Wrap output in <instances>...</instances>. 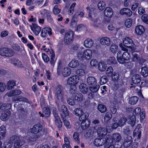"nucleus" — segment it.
I'll return each mask as SVG.
<instances>
[{
  "mask_svg": "<svg viewBox=\"0 0 148 148\" xmlns=\"http://www.w3.org/2000/svg\"><path fill=\"white\" fill-rule=\"evenodd\" d=\"M55 95L56 97L55 102L57 105L64 102V96L65 94L64 88L60 85H58L56 88Z\"/></svg>",
  "mask_w": 148,
  "mask_h": 148,
  "instance_id": "1",
  "label": "nucleus"
},
{
  "mask_svg": "<svg viewBox=\"0 0 148 148\" xmlns=\"http://www.w3.org/2000/svg\"><path fill=\"white\" fill-rule=\"evenodd\" d=\"M119 46L122 50L125 51L123 54L121 52H118L117 55V59L119 62L121 64H123L125 61L130 60V56L129 53L127 52V49L122 45V44H120Z\"/></svg>",
  "mask_w": 148,
  "mask_h": 148,
  "instance_id": "2",
  "label": "nucleus"
},
{
  "mask_svg": "<svg viewBox=\"0 0 148 148\" xmlns=\"http://www.w3.org/2000/svg\"><path fill=\"white\" fill-rule=\"evenodd\" d=\"M87 9L89 10L88 16L90 18L91 24L95 27H98L100 22L99 20L98 19L97 13H95L94 11L96 9L94 7H88Z\"/></svg>",
  "mask_w": 148,
  "mask_h": 148,
  "instance_id": "3",
  "label": "nucleus"
},
{
  "mask_svg": "<svg viewBox=\"0 0 148 148\" xmlns=\"http://www.w3.org/2000/svg\"><path fill=\"white\" fill-rule=\"evenodd\" d=\"M112 78L114 82L113 90H116L120 86L123 85V82L122 79L120 77L119 75L117 73H113L112 75Z\"/></svg>",
  "mask_w": 148,
  "mask_h": 148,
  "instance_id": "4",
  "label": "nucleus"
},
{
  "mask_svg": "<svg viewBox=\"0 0 148 148\" xmlns=\"http://www.w3.org/2000/svg\"><path fill=\"white\" fill-rule=\"evenodd\" d=\"M10 142L14 143V147L16 148L21 147L25 143L24 141L19 137L14 136L10 138Z\"/></svg>",
  "mask_w": 148,
  "mask_h": 148,
  "instance_id": "5",
  "label": "nucleus"
},
{
  "mask_svg": "<svg viewBox=\"0 0 148 148\" xmlns=\"http://www.w3.org/2000/svg\"><path fill=\"white\" fill-rule=\"evenodd\" d=\"M92 51L89 49L85 50L82 53L80 52H79L77 54V56L78 58L84 59L86 60L90 59L92 58Z\"/></svg>",
  "mask_w": 148,
  "mask_h": 148,
  "instance_id": "6",
  "label": "nucleus"
},
{
  "mask_svg": "<svg viewBox=\"0 0 148 148\" xmlns=\"http://www.w3.org/2000/svg\"><path fill=\"white\" fill-rule=\"evenodd\" d=\"M141 109L138 107L135 109L133 112V115H137L139 114L141 112ZM136 119L135 116L132 115V116H129L128 118V123L131 126L133 127L135 125L136 122Z\"/></svg>",
  "mask_w": 148,
  "mask_h": 148,
  "instance_id": "7",
  "label": "nucleus"
},
{
  "mask_svg": "<svg viewBox=\"0 0 148 148\" xmlns=\"http://www.w3.org/2000/svg\"><path fill=\"white\" fill-rule=\"evenodd\" d=\"M76 87L74 86L73 89H71L70 92L71 95H72L74 98V99L76 101L78 102H81L84 99L83 96L82 94L78 92L77 90Z\"/></svg>",
  "mask_w": 148,
  "mask_h": 148,
  "instance_id": "8",
  "label": "nucleus"
},
{
  "mask_svg": "<svg viewBox=\"0 0 148 148\" xmlns=\"http://www.w3.org/2000/svg\"><path fill=\"white\" fill-rule=\"evenodd\" d=\"M112 137V142L114 143L116 148H121L122 145V143L121 142V136L119 133H115L113 134Z\"/></svg>",
  "mask_w": 148,
  "mask_h": 148,
  "instance_id": "9",
  "label": "nucleus"
},
{
  "mask_svg": "<svg viewBox=\"0 0 148 148\" xmlns=\"http://www.w3.org/2000/svg\"><path fill=\"white\" fill-rule=\"evenodd\" d=\"M73 35L74 33L71 30L65 33L64 38V42L65 44L68 45L73 42Z\"/></svg>",
  "mask_w": 148,
  "mask_h": 148,
  "instance_id": "10",
  "label": "nucleus"
},
{
  "mask_svg": "<svg viewBox=\"0 0 148 148\" xmlns=\"http://www.w3.org/2000/svg\"><path fill=\"white\" fill-rule=\"evenodd\" d=\"M84 13L82 12L77 13L74 15L71 20L70 23V26L74 27L76 25L77 22L78 21V18L79 17L82 18L84 16Z\"/></svg>",
  "mask_w": 148,
  "mask_h": 148,
  "instance_id": "11",
  "label": "nucleus"
},
{
  "mask_svg": "<svg viewBox=\"0 0 148 148\" xmlns=\"http://www.w3.org/2000/svg\"><path fill=\"white\" fill-rule=\"evenodd\" d=\"M122 45L126 47L130 48L131 49H135V45L134 43L132 40L129 37L125 38L123 40V45Z\"/></svg>",
  "mask_w": 148,
  "mask_h": 148,
  "instance_id": "12",
  "label": "nucleus"
},
{
  "mask_svg": "<svg viewBox=\"0 0 148 148\" xmlns=\"http://www.w3.org/2000/svg\"><path fill=\"white\" fill-rule=\"evenodd\" d=\"M110 127L108 126L106 127V128H102L101 127H98L97 130V133L98 135L99 136L101 137L102 138L106 137L107 136H106L107 132L110 133L111 132V130L108 129Z\"/></svg>",
  "mask_w": 148,
  "mask_h": 148,
  "instance_id": "13",
  "label": "nucleus"
},
{
  "mask_svg": "<svg viewBox=\"0 0 148 148\" xmlns=\"http://www.w3.org/2000/svg\"><path fill=\"white\" fill-rule=\"evenodd\" d=\"M79 78L77 75H74L69 78L67 81V84L70 85L71 86V89H73L74 86L78 82Z\"/></svg>",
  "mask_w": 148,
  "mask_h": 148,
  "instance_id": "14",
  "label": "nucleus"
},
{
  "mask_svg": "<svg viewBox=\"0 0 148 148\" xmlns=\"http://www.w3.org/2000/svg\"><path fill=\"white\" fill-rule=\"evenodd\" d=\"M64 103H63V104ZM63 103H61L59 105H57L59 111L60 113L62 118L66 117L69 115L68 111L65 106L63 105H62Z\"/></svg>",
  "mask_w": 148,
  "mask_h": 148,
  "instance_id": "15",
  "label": "nucleus"
},
{
  "mask_svg": "<svg viewBox=\"0 0 148 148\" xmlns=\"http://www.w3.org/2000/svg\"><path fill=\"white\" fill-rule=\"evenodd\" d=\"M13 54V51L8 48H1L0 49V55L1 56L10 57Z\"/></svg>",
  "mask_w": 148,
  "mask_h": 148,
  "instance_id": "16",
  "label": "nucleus"
},
{
  "mask_svg": "<svg viewBox=\"0 0 148 148\" xmlns=\"http://www.w3.org/2000/svg\"><path fill=\"white\" fill-rule=\"evenodd\" d=\"M106 137L105 138H102L99 136L94 140L93 143L96 146H101L105 144L106 142Z\"/></svg>",
  "mask_w": 148,
  "mask_h": 148,
  "instance_id": "17",
  "label": "nucleus"
},
{
  "mask_svg": "<svg viewBox=\"0 0 148 148\" xmlns=\"http://www.w3.org/2000/svg\"><path fill=\"white\" fill-rule=\"evenodd\" d=\"M106 142L105 143L104 148H116V145L113 144L112 137L110 135L107 136Z\"/></svg>",
  "mask_w": 148,
  "mask_h": 148,
  "instance_id": "18",
  "label": "nucleus"
},
{
  "mask_svg": "<svg viewBox=\"0 0 148 148\" xmlns=\"http://www.w3.org/2000/svg\"><path fill=\"white\" fill-rule=\"evenodd\" d=\"M133 140L132 137L130 136L126 135L124 139L123 146L125 148H127L132 145Z\"/></svg>",
  "mask_w": 148,
  "mask_h": 148,
  "instance_id": "19",
  "label": "nucleus"
},
{
  "mask_svg": "<svg viewBox=\"0 0 148 148\" xmlns=\"http://www.w3.org/2000/svg\"><path fill=\"white\" fill-rule=\"evenodd\" d=\"M52 34L51 29L49 27L43 28L41 32L40 36L42 37H45L48 35L50 36Z\"/></svg>",
  "mask_w": 148,
  "mask_h": 148,
  "instance_id": "20",
  "label": "nucleus"
},
{
  "mask_svg": "<svg viewBox=\"0 0 148 148\" xmlns=\"http://www.w3.org/2000/svg\"><path fill=\"white\" fill-rule=\"evenodd\" d=\"M42 129V127L40 124H36L34 125L30 130L32 134H37L40 132Z\"/></svg>",
  "mask_w": 148,
  "mask_h": 148,
  "instance_id": "21",
  "label": "nucleus"
},
{
  "mask_svg": "<svg viewBox=\"0 0 148 148\" xmlns=\"http://www.w3.org/2000/svg\"><path fill=\"white\" fill-rule=\"evenodd\" d=\"M31 29L33 33L36 36H37L41 31V27L37 25L35 23H32L30 26Z\"/></svg>",
  "mask_w": 148,
  "mask_h": 148,
  "instance_id": "22",
  "label": "nucleus"
},
{
  "mask_svg": "<svg viewBox=\"0 0 148 148\" xmlns=\"http://www.w3.org/2000/svg\"><path fill=\"white\" fill-rule=\"evenodd\" d=\"M94 44V41L90 38H87L84 41V46L86 47L90 48Z\"/></svg>",
  "mask_w": 148,
  "mask_h": 148,
  "instance_id": "23",
  "label": "nucleus"
},
{
  "mask_svg": "<svg viewBox=\"0 0 148 148\" xmlns=\"http://www.w3.org/2000/svg\"><path fill=\"white\" fill-rule=\"evenodd\" d=\"M10 62L14 65L18 66L19 68H23V66L22 62L18 60L15 58H13L11 59Z\"/></svg>",
  "mask_w": 148,
  "mask_h": 148,
  "instance_id": "24",
  "label": "nucleus"
},
{
  "mask_svg": "<svg viewBox=\"0 0 148 148\" xmlns=\"http://www.w3.org/2000/svg\"><path fill=\"white\" fill-rule=\"evenodd\" d=\"M100 41L101 44L105 46H109L110 44V39L108 37H102L101 38Z\"/></svg>",
  "mask_w": 148,
  "mask_h": 148,
  "instance_id": "25",
  "label": "nucleus"
},
{
  "mask_svg": "<svg viewBox=\"0 0 148 148\" xmlns=\"http://www.w3.org/2000/svg\"><path fill=\"white\" fill-rule=\"evenodd\" d=\"M113 13L112 9L110 7H106L104 11L105 16L108 18H111Z\"/></svg>",
  "mask_w": 148,
  "mask_h": 148,
  "instance_id": "26",
  "label": "nucleus"
},
{
  "mask_svg": "<svg viewBox=\"0 0 148 148\" xmlns=\"http://www.w3.org/2000/svg\"><path fill=\"white\" fill-rule=\"evenodd\" d=\"M9 110H4L5 111L3 113L1 116V119L3 121L7 120L10 115V112Z\"/></svg>",
  "mask_w": 148,
  "mask_h": 148,
  "instance_id": "27",
  "label": "nucleus"
},
{
  "mask_svg": "<svg viewBox=\"0 0 148 148\" xmlns=\"http://www.w3.org/2000/svg\"><path fill=\"white\" fill-rule=\"evenodd\" d=\"M22 92L20 90L18 89L15 90H12L10 92H7L5 95L8 96V97H10L19 95Z\"/></svg>",
  "mask_w": 148,
  "mask_h": 148,
  "instance_id": "28",
  "label": "nucleus"
},
{
  "mask_svg": "<svg viewBox=\"0 0 148 148\" xmlns=\"http://www.w3.org/2000/svg\"><path fill=\"white\" fill-rule=\"evenodd\" d=\"M86 82L87 84L89 86H93L97 83V80L94 77L89 76L86 79Z\"/></svg>",
  "mask_w": 148,
  "mask_h": 148,
  "instance_id": "29",
  "label": "nucleus"
},
{
  "mask_svg": "<svg viewBox=\"0 0 148 148\" xmlns=\"http://www.w3.org/2000/svg\"><path fill=\"white\" fill-rule=\"evenodd\" d=\"M141 81L140 75L138 74H135L132 76V81L134 84H138Z\"/></svg>",
  "mask_w": 148,
  "mask_h": 148,
  "instance_id": "30",
  "label": "nucleus"
},
{
  "mask_svg": "<svg viewBox=\"0 0 148 148\" xmlns=\"http://www.w3.org/2000/svg\"><path fill=\"white\" fill-rule=\"evenodd\" d=\"M12 100L14 101H20L28 103L29 101L26 98L21 96H16L12 98Z\"/></svg>",
  "mask_w": 148,
  "mask_h": 148,
  "instance_id": "31",
  "label": "nucleus"
},
{
  "mask_svg": "<svg viewBox=\"0 0 148 148\" xmlns=\"http://www.w3.org/2000/svg\"><path fill=\"white\" fill-rule=\"evenodd\" d=\"M6 132V129L4 125H2L0 127V140H2L5 138Z\"/></svg>",
  "mask_w": 148,
  "mask_h": 148,
  "instance_id": "32",
  "label": "nucleus"
},
{
  "mask_svg": "<svg viewBox=\"0 0 148 148\" xmlns=\"http://www.w3.org/2000/svg\"><path fill=\"white\" fill-rule=\"evenodd\" d=\"M120 13L122 15H125L130 16L132 15V12L129 9L124 8L120 10Z\"/></svg>",
  "mask_w": 148,
  "mask_h": 148,
  "instance_id": "33",
  "label": "nucleus"
},
{
  "mask_svg": "<svg viewBox=\"0 0 148 148\" xmlns=\"http://www.w3.org/2000/svg\"><path fill=\"white\" fill-rule=\"evenodd\" d=\"M12 107V105L10 103H2L0 102V110H4L5 109L9 110Z\"/></svg>",
  "mask_w": 148,
  "mask_h": 148,
  "instance_id": "34",
  "label": "nucleus"
},
{
  "mask_svg": "<svg viewBox=\"0 0 148 148\" xmlns=\"http://www.w3.org/2000/svg\"><path fill=\"white\" fill-rule=\"evenodd\" d=\"M145 31V29L143 26L141 25L137 26L135 28L136 33L139 35L143 34Z\"/></svg>",
  "mask_w": 148,
  "mask_h": 148,
  "instance_id": "35",
  "label": "nucleus"
},
{
  "mask_svg": "<svg viewBox=\"0 0 148 148\" xmlns=\"http://www.w3.org/2000/svg\"><path fill=\"white\" fill-rule=\"evenodd\" d=\"M80 91L83 93L86 94L88 91L87 86L84 83L81 84L79 86Z\"/></svg>",
  "mask_w": 148,
  "mask_h": 148,
  "instance_id": "36",
  "label": "nucleus"
},
{
  "mask_svg": "<svg viewBox=\"0 0 148 148\" xmlns=\"http://www.w3.org/2000/svg\"><path fill=\"white\" fill-rule=\"evenodd\" d=\"M71 73V70L69 67L64 68L63 70L62 74L64 77H67L70 75Z\"/></svg>",
  "mask_w": 148,
  "mask_h": 148,
  "instance_id": "37",
  "label": "nucleus"
},
{
  "mask_svg": "<svg viewBox=\"0 0 148 148\" xmlns=\"http://www.w3.org/2000/svg\"><path fill=\"white\" fill-rule=\"evenodd\" d=\"M142 131V127L141 125L140 124H138L134 130L133 133V136H135L136 135V134L137 133H141Z\"/></svg>",
  "mask_w": 148,
  "mask_h": 148,
  "instance_id": "38",
  "label": "nucleus"
},
{
  "mask_svg": "<svg viewBox=\"0 0 148 148\" xmlns=\"http://www.w3.org/2000/svg\"><path fill=\"white\" fill-rule=\"evenodd\" d=\"M49 52L51 58V60L50 61V62L51 65L52 66H53L55 63V61L54 60L55 56V53L52 50H51Z\"/></svg>",
  "mask_w": 148,
  "mask_h": 148,
  "instance_id": "39",
  "label": "nucleus"
},
{
  "mask_svg": "<svg viewBox=\"0 0 148 148\" xmlns=\"http://www.w3.org/2000/svg\"><path fill=\"white\" fill-rule=\"evenodd\" d=\"M79 65V62L77 60H73L69 64V67L74 68L78 67Z\"/></svg>",
  "mask_w": 148,
  "mask_h": 148,
  "instance_id": "40",
  "label": "nucleus"
},
{
  "mask_svg": "<svg viewBox=\"0 0 148 148\" xmlns=\"http://www.w3.org/2000/svg\"><path fill=\"white\" fill-rule=\"evenodd\" d=\"M55 123L58 128L61 127L62 125V123L58 116L55 114Z\"/></svg>",
  "mask_w": 148,
  "mask_h": 148,
  "instance_id": "41",
  "label": "nucleus"
},
{
  "mask_svg": "<svg viewBox=\"0 0 148 148\" xmlns=\"http://www.w3.org/2000/svg\"><path fill=\"white\" fill-rule=\"evenodd\" d=\"M90 124V122L88 120L82 121L81 124V127L82 129L85 130L88 127Z\"/></svg>",
  "mask_w": 148,
  "mask_h": 148,
  "instance_id": "42",
  "label": "nucleus"
},
{
  "mask_svg": "<svg viewBox=\"0 0 148 148\" xmlns=\"http://www.w3.org/2000/svg\"><path fill=\"white\" fill-rule=\"evenodd\" d=\"M89 116V114L87 113L83 112L80 116L79 117V120L80 121H84L88 120H87Z\"/></svg>",
  "mask_w": 148,
  "mask_h": 148,
  "instance_id": "43",
  "label": "nucleus"
},
{
  "mask_svg": "<svg viewBox=\"0 0 148 148\" xmlns=\"http://www.w3.org/2000/svg\"><path fill=\"white\" fill-rule=\"evenodd\" d=\"M107 67L106 64L103 62H100L98 65V68L101 71H104Z\"/></svg>",
  "mask_w": 148,
  "mask_h": 148,
  "instance_id": "44",
  "label": "nucleus"
},
{
  "mask_svg": "<svg viewBox=\"0 0 148 148\" xmlns=\"http://www.w3.org/2000/svg\"><path fill=\"white\" fill-rule=\"evenodd\" d=\"M138 98L136 96H134L131 97L129 99V103L131 105H134L138 101Z\"/></svg>",
  "mask_w": 148,
  "mask_h": 148,
  "instance_id": "45",
  "label": "nucleus"
},
{
  "mask_svg": "<svg viewBox=\"0 0 148 148\" xmlns=\"http://www.w3.org/2000/svg\"><path fill=\"white\" fill-rule=\"evenodd\" d=\"M141 74L144 77H147L148 75L147 68L145 66L142 67L141 68Z\"/></svg>",
  "mask_w": 148,
  "mask_h": 148,
  "instance_id": "46",
  "label": "nucleus"
},
{
  "mask_svg": "<svg viewBox=\"0 0 148 148\" xmlns=\"http://www.w3.org/2000/svg\"><path fill=\"white\" fill-rule=\"evenodd\" d=\"M106 6V3L103 1H100L97 5V7L99 10L102 11L104 9Z\"/></svg>",
  "mask_w": 148,
  "mask_h": 148,
  "instance_id": "47",
  "label": "nucleus"
},
{
  "mask_svg": "<svg viewBox=\"0 0 148 148\" xmlns=\"http://www.w3.org/2000/svg\"><path fill=\"white\" fill-rule=\"evenodd\" d=\"M43 115L45 116V117H47L50 115V110L49 108H44L42 110Z\"/></svg>",
  "mask_w": 148,
  "mask_h": 148,
  "instance_id": "48",
  "label": "nucleus"
},
{
  "mask_svg": "<svg viewBox=\"0 0 148 148\" xmlns=\"http://www.w3.org/2000/svg\"><path fill=\"white\" fill-rule=\"evenodd\" d=\"M73 138L75 141L79 145L80 143L79 133L77 132H74L73 135Z\"/></svg>",
  "mask_w": 148,
  "mask_h": 148,
  "instance_id": "49",
  "label": "nucleus"
},
{
  "mask_svg": "<svg viewBox=\"0 0 148 148\" xmlns=\"http://www.w3.org/2000/svg\"><path fill=\"white\" fill-rule=\"evenodd\" d=\"M107 63L110 65L116 64L117 63V61L114 57L112 56L110 57L108 60Z\"/></svg>",
  "mask_w": 148,
  "mask_h": 148,
  "instance_id": "50",
  "label": "nucleus"
},
{
  "mask_svg": "<svg viewBox=\"0 0 148 148\" xmlns=\"http://www.w3.org/2000/svg\"><path fill=\"white\" fill-rule=\"evenodd\" d=\"M98 109L99 110L101 113L105 112L107 110V108L106 106L101 104H99L98 105Z\"/></svg>",
  "mask_w": 148,
  "mask_h": 148,
  "instance_id": "51",
  "label": "nucleus"
},
{
  "mask_svg": "<svg viewBox=\"0 0 148 148\" xmlns=\"http://www.w3.org/2000/svg\"><path fill=\"white\" fill-rule=\"evenodd\" d=\"M76 4V3L75 2L71 4L68 11V14L69 15H71L73 14L74 8Z\"/></svg>",
  "mask_w": 148,
  "mask_h": 148,
  "instance_id": "52",
  "label": "nucleus"
},
{
  "mask_svg": "<svg viewBox=\"0 0 148 148\" xmlns=\"http://www.w3.org/2000/svg\"><path fill=\"white\" fill-rule=\"evenodd\" d=\"M118 46L116 45L113 44L111 45L110 48V51L113 53H116L118 49Z\"/></svg>",
  "mask_w": 148,
  "mask_h": 148,
  "instance_id": "53",
  "label": "nucleus"
},
{
  "mask_svg": "<svg viewBox=\"0 0 148 148\" xmlns=\"http://www.w3.org/2000/svg\"><path fill=\"white\" fill-rule=\"evenodd\" d=\"M75 100L74 97L72 95V96L67 100V102L68 104L71 106H74L75 104Z\"/></svg>",
  "mask_w": 148,
  "mask_h": 148,
  "instance_id": "54",
  "label": "nucleus"
},
{
  "mask_svg": "<svg viewBox=\"0 0 148 148\" xmlns=\"http://www.w3.org/2000/svg\"><path fill=\"white\" fill-rule=\"evenodd\" d=\"M16 85L15 82L13 80H11L9 81L7 84V88L8 89L10 90L12 89L14 86Z\"/></svg>",
  "mask_w": 148,
  "mask_h": 148,
  "instance_id": "55",
  "label": "nucleus"
},
{
  "mask_svg": "<svg viewBox=\"0 0 148 148\" xmlns=\"http://www.w3.org/2000/svg\"><path fill=\"white\" fill-rule=\"evenodd\" d=\"M99 87V86L97 85L95 86L90 87L89 89L91 92H96L98 91Z\"/></svg>",
  "mask_w": 148,
  "mask_h": 148,
  "instance_id": "56",
  "label": "nucleus"
},
{
  "mask_svg": "<svg viewBox=\"0 0 148 148\" xmlns=\"http://www.w3.org/2000/svg\"><path fill=\"white\" fill-rule=\"evenodd\" d=\"M83 112V110L81 108H77L75 110V114L76 116L79 117Z\"/></svg>",
  "mask_w": 148,
  "mask_h": 148,
  "instance_id": "57",
  "label": "nucleus"
},
{
  "mask_svg": "<svg viewBox=\"0 0 148 148\" xmlns=\"http://www.w3.org/2000/svg\"><path fill=\"white\" fill-rule=\"evenodd\" d=\"M132 20L130 18L127 19L125 21V25L127 27H130L132 25Z\"/></svg>",
  "mask_w": 148,
  "mask_h": 148,
  "instance_id": "58",
  "label": "nucleus"
},
{
  "mask_svg": "<svg viewBox=\"0 0 148 148\" xmlns=\"http://www.w3.org/2000/svg\"><path fill=\"white\" fill-rule=\"evenodd\" d=\"M112 117V115L110 112H106L105 114L104 118V120L105 122H107L110 120Z\"/></svg>",
  "mask_w": 148,
  "mask_h": 148,
  "instance_id": "59",
  "label": "nucleus"
},
{
  "mask_svg": "<svg viewBox=\"0 0 148 148\" xmlns=\"http://www.w3.org/2000/svg\"><path fill=\"white\" fill-rule=\"evenodd\" d=\"M76 73L80 76H84L85 74L84 70L82 69H78L76 71Z\"/></svg>",
  "mask_w": 148,
  "mask_h": 148,
  "instance_id": "60",
  "label": "nucleus"
},
{
  "mask_svg": "<svg viewBox=\"0 0 148 148\" xmlns=\"http://www.w3.org/2000/svg\"><path fill=\"white\" fill-rule=\"evenodd\" d=\"M127 121V119L125 118H122L120 119L119 121V125L120 127L123 126L125 124V122Z\"/></svg>",
  "mask_w": 148,
  "mask_h": 148,
  "instance_id": "61",
  "label": "nucleus"
},
{
  "mask_svg": "<svg viewBox=\"0 0 148 148\" xmlns=\"http://www.w3.org/2000/svg\"><path fill=\"white\" fill-rule=\"evenodd\" d=\"M79 45L77 44L72 45L70 48V50L73 51H77L79 48Z\"/></svg>",
  "mask_w": 148,
  "mask_h": 148,
  "instance_id": "62",
  "label": "nucleus"
},
{
  "mask_svg": "<svg viewBox=\"0 0 148 148\" xmlns=\"http://www.w3.org/2000/svg\"><path fill=\"white\" fill-rule=\"evenodd\" d=\"M124 65L126 68L131 69L133 67V64L131 62H125Z\"/></svg>",
  "mask_w": 148,
  "mask_h": 148,
  "instance_id": "63",
  "label": "nucleus"
},
{
  "mask_svg": "<svg viewBox=\"0 0 148 148\" xmlns=\"http://www.w3.org/2000/svg\"><path fill=\"white\" fill-rule=\"evenodd\" d=\"M50 12L49 11L45 9H42L40 11V13L43 17L46 16Z\"/></svg>",
  "mask_w": 148,
  "mask_h": 148,
  "instance_id": "64",
  "label": "nucleus"
}]
</instances>
